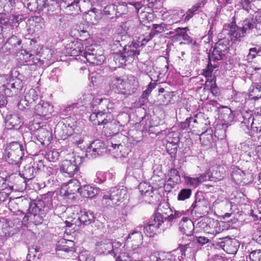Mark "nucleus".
Segmentation results:
<instances>
[{
	"label": "nucleus",
	"instance_id": "nucleus-1",
	"mask_svg": "<svg viewBox=\"0 0 261 261\" xmlns=\"http://www.w3.org/2000/svg\"><path fill=\"white\" fill-rule=\"evenodd\" d=\"M102 194L103 206L113 208L120 206L127 199V189L124 186H116Z\"/></svg>",
	"mask_w": 261,
	"mask_h": 261
},
{
	"label": "nucleus",
	"instance_id": "nucleus-2",
	"mask_svg": "<svg viewBox=\"0 0 261 261\" xmlns=\"http://www.w3.org/2000/svg\"><path fill=\"white\" fill-rule=\"evenodd\" d=\"M128 36L122 35L114 40L112 45V48L115 50L116 48L123 47V53L126 54L128 59H133L134 56L139 54V50L138 49L141 46H144L147 43L148 39H145L144 36H140L137 40V42L133 41L131 44L127 45V40H128Z\"/></svg>",
	"mask_w": 261,
	"mask_h": 261
},
{
	"label": "nucleus",
	"instance_id": "nucleus-3",
	"mask_svg": "<svg viewBox=\"0 0 261 261\" xmlns=\"http://www.w3.org/2000/svg\"><path fill=\"white\" fill-rule=\"evenodd\" d=\"M89 120L94 125H103L102 132L106 136L109 137L115 133V128L117 126V121L114 119L112 114L92 111Z\"/></svg>",
	"mask_w": 261,
	"mask_h": 261
},
{
	"label": "nucleus",
	"instance_id": "nucleus-4",
	"mask_svg": "<svg viewBox=\"0 0 261 261\" xmlns=\"http://www.w3.org/2000/svg\"><path fill=\"white\" fill-rule=\"evenodd\" d=\"M110 86L116 93L130 95L136 91L138 85L134 77L128 81H124L119 77H113L111 80Z\"/></svg>",
	"mask_w": 261,
	"mask_h": 261
},
{
	"label": "nucleus",
	"instance_id": "nucleus-5",
	"mask_svg": "<svg viewBox=\"0 0 261 261\" xmlns=\"http://www.w3.org/2000/svg\"><path fill=\"white\" fill-rule=\"evenodd\" d=\"M23 151L22 145L17 142H11L5 149V159L10 164L17 165L24 155Z\"/></svg>",
	"mask_w": 261,
	"mask_h": 261
},
{
	"label": "nucleus",
	"instance_id": "nucleus-6",
	"mask_svg": "<svg viewBox=\"0 0 261 261\" xmlns=\"http://www.w3.org/2000/svg\"><path fill=\"white\" fill-rule=\"evenodd\" d=\"M20 87V82L15 81L11 75H0V92H4L6 96L17 94Z\"/></svg>",
	"mask_w": 261,
	"mask_h": 261
},
{
	"label": "nucleus",
	"instance_id": "nucleus-7",
	"mask_svg": "<svg viewBox=\"0 0 261 261\" xmlns=\"http://www.w3.org/2000/svg\"><path fill=\"white\" fill-rule=\"evenodd\" d=\"M106 151L105 144L100 140L93 141L87 148L86 155L89 158H95Z\"/></svg>",
	"mask_w": 261,
	"mask_h": 261
},
{
	"label": "nucleus",
	"instance_id": "nucleus-8",
	"mask_svg": "<svg viewBox=\"0 0 261 261\" xmlns=\"http://www.w3.org/2000/svg\"><path fill=\"white\" fill-rule=\"evenodd\" d=\"M115 109L114 104L108 99L96 100L91 107L92 111H97L101 113L112 114Z\"/></svg>",
	"mask_w": 261,
	"mask_h": 261
},
{
	"label": "nucleus",
	"instance_id": "nucleus-9",
	"mask_svg": "<svg viewBox=\"0 0 261 261\" xmlns=\"http://www.w3.org/2000/svg\"><path fill=\"white\" fill-rule=\"evenodd\" d=\"M82 55L88 62L94 65L102 64L105 60V57L102 54H97L95 49L90 48H88Z\"/></svg>",
	"mask_w": 261,
	"mask_h": 261
},
{
	"label": "nucleus",
	"instance_id": "nucleus-10",
	"mask_svg": "<svg viewBox=\"0 0 261 261\" xmlns=\"http://www.w3.org/2000/svg\"><path fill=\"white\" fill-rule=\"evenodd\" d=\"M60 170L65 174V175L72 177L78 171L79 167L74 159L71 160H65L62 162Z\"/></svg>",
	"mask_w": 261,
	"mask_h": 261
},
{
	"label": "nucleus",
	"instance_id": "nucleus-11",
	"mask_svg": "<svg viewBox=\"0 0 261 261\" xmlns=\"http://www.w3.org/2000/svg\"><path fill=\"white\" fill-rule=\"evenodd\" d=\"M38 98L37 92L34 89H30L25 93L24 99L20 100L18 104V107L20 110L25 109L30 106Z\"/></svg>",
	"mask_w": 261,
	"mask_h": 261
},
{
	"label": "nucleus",
	"instance_id": "nucleus-12",
	"mask_svg": "<svg viewBox=\"0 0 261 261\" xmlns=\"http://www.w3.org/2000/svg\"><path fill=\"white\" fill-rule=\"evenodd\" d=\"M21 44V40L16 36L9 38L7 42L2 46V51L3 53H14Z\"/></svg>",
	"mask_w": 261,
	"mask_h": 261
},
{
	"label": "nucleus",
	"instance_id": "nucleus-13",
	"mask_svg": "<svg viewBox=\"0 0 261 261\" xmlns=\"http://www.w3.org/2000/svg\"><path fill=\"white\" fill-rule=\"evenodd\" d=\"M173 134L170 133L168 134L166 144V148L167 152L171 158L175 156L177 150V143L178 142V137H173Z\"/></svg>",
	"mask_w": 261,
	"mask_h": 261
},
{
	"label": "nucleus",
	"instance_id": "nucleus-14",
	"mask_svg": "<svg viewBox=\"0 0 261 261\" xmlns=\"http://www.w3.org/2000/svg\"><path fill=\"white\" fill-rule=\"evenodd\" d=\"M207 201L203 198H196L194 203L191 205L192 211L195 210L200 214L204 215L208 213Z\"/></svg>",
	"mask_w": 261,
	"mask_h": 261
},
{
	"label": "nucleus",
	"instance_id": "nucleus-15",
	"mask_svg": "<svg viewBox=\"0 0 261 261\" xmlns=\"http://www.w3.org/2000/svg\"><path fill=\"white\" fill-rule=\"evenodd\" d=\"M185 182L189 187L196 188L202 182L207 180V174H200L198 177H193L187 175L183 176Z\"/></svg>",
	"mask_w": 261,
	"mask_h": 261
},
{
	"label": "nucleus",
	"instance_id": "nucleus-16",
	"mask_svg": "<svg viewBox=\"0 0 261 261\" xmlns=\"http://www.w3.org/2000/svg\"><path fill=\"white\" fill-rule=\"evenodd\" d=\"M63 189L65 190V194L66 195L80 193L81 190L80 182L77 179H71L63 186Z\"/></svg>",
	"mask_w": 261,
	"mask_h": 261
},
{
	"label": "nucleus",
	"instance_id": "nucleus-17",
	"mask_svg": "<svg viewBox=\"0 0 261 261\" xmlns=\"http://www.w3.org/2000/svg\"><path fill=\"white\" fill-rule=\"evenodd\" d=\"M36 113L39 116H46L53 111V107L48 102L40 100L35 106Z\"/></svg>",
	"mask_w": 261,
	"mask_h": 261
},
{
	"label": "nucleus",
	"instance_id": "nucleus-18",
	"mask_svg": "<svg viewBox=\"0 0 261 261\" xmlns=\"http://www.w3.org/2000/svg\"><path fill=\"white\" fill-rule=\"evenodd\" d=\"M133 22L131 20L127 21L121 24L118 29V33L115 37V40L117 39L119 36H122V35L128 36V39H129L130 36L133 34Z\"/></svg>",
	"mask_w": 261,
	"mask_h": 261
},
{
	"label": "nucleus",
	"instance_id": "nucleus-19",
	"mask_svg": "<svg viewBox=\"0 0 261 261\" xmlns=\"http://www.w3.org/2000/svg\"><path fill=\"white\" fill-rule=\"evenodd\" d=\"M142 227L139 226L132 233H130L126 239L127 243H132L133 245L142 243L143 236L141 232Z\"/></svg>",
	"mask_w": 261,
	"mask_h": 261
},
{
	"label": "nucleus",
	"instance_id": "nucleus-20",
	"mask_svg": "<svg viewBox=\"0 0 261 261\" xmlns=\"http://www.w3.org/2000/svg\"><path fill=\"white\" fill-rule=\"evenodd\" d=\"M225 170L224 168L220 166H216L213 168L212 172H208L207 174V180H215L222 179L225 175Z\"/></svg>",
	"mask_w": 261,
	"mask_h": 261
},
{
	"label": "nucleus",
	"instance_id": "nucleus-21",
	"mask_svg": "<svg viewBox=\"0 0 261 261\" xmlns=\"http://www.w3.org/2000/svg\"><path fill=\"white\" fill-rule=\"evenodd\" d=\"M21 120L17 114L7 116L5 121L6 126L8 129H18L21 125Z\"/></svg>",
	"mask_w": 261,
	"mask_h": 261
},
{
	"label": "nucleus",
	"instance_id": "nucleus-22",
	"mask_svg": "<svg viewBox=\"0 0 261 261\" xmlns=\"http://www.w3.org/2000/svg\"><path fill=\"white\" fill-rule=\"evenodd\" d=\"M251 120V128L254 132H260L261 131V115L256 116L255 118H251V116L248 118V120L246 121L242 122V127L244 125H246L248 129L249 124L250 120Z\"/></svg>",
	"mask_w": 261,
	"mask_h": 261
},
{
	"label": "nucleus",
	"instance_id": "nucleus-23",
	"mask_svg": "<svg viewBox=\"0 0 261 261\" xmlns=\"http://www.w3.org/2000/svg\"><path fill=\"white\" fill-rule=\"evenodd\" d=\"M35 173L34 166L31 164H28L24 166L23 169L19 173V175L23 177V179L30 180L35 177Z\"/></svg>",
	"mask_w": 261,
	"mask_h": 261
},
{
	"label": "nucleus",
	"instance_id": "nucleus-24",
	"mask_svg": "<svg viewBox=\"0 0 261 261\" xmlns=\"http://www.w3.org/2000/svg\"><path fill=\"white\" fill-rule=\"evenodd\" d=\"M171 212L172 210L168 202L162 201L158 205L156 213L163 216L165 220L168 219Z\"/></svg>",
	"mask_w": 261,
	"mask_h": 261
},
{
	"label": "nucleus",
	"instance_id": "nucleus-25",
	"mask_svg": "<svg viewBox=\"0 0 261 261\" xmlns=\"http://www.w3.org/2000/svg\"><path fill=\"white\" fill-rule=\"evenodd\" d=\"M98 190L89 185L81 187L80 194L86 198H93L97 194Z\"/></svg>",
	"mask_w": 261,
	"mask_h": 261
},
{
	"label": "nucleus",
	"instance_id": "nucleus-26",
	"mask_svg": "<svg viewBox=\"0 0 261 261\" xmlns=\"http://www.w3.org/2000/svg\"><path fill=\"white\" fill-rule=\"evenodd\" d=\"M78 214V220L84 224L91 223L94 221V216L90 212L81 210Z\"/></svg>",
	"mask_w": 261,
	"mask_h": 261
},
{
	"label": "nucleus",
	"instance_id": "nucleus-27",
	"mask_svg": "<svg viewBox=\"0 0 261 261\" xmlns=\"http://www.w3.org/2000/svg\"><path fill=\"white\" fill-rule=\"evenodd\" d=\"M249 97L256 99L261 98V84L254 83L249 89Z\"/></svg>",
	"mask_w": 261,
	"mask_h": 261
},
{
	"label": "nucleus",
	"instance_id": "nucleus-28",
	"mask_svg": "<svg viewBox=\"0 0 261 261\" xmlns=\"http://www.w3.org/2000/svg\"><path fill=\"white\" fill-rule=\"evenodd\" d=\"M40 247L39 246H30L28 248L27 259L28 261H37L39 258Z\"/></svg>",
	"mask_w": 261,
	"mask_h": 261
},
{
	"label": "nucleus",
	"instance_id": "nucleus-29",
	"mask_svg": "<svg viewBox=\"0 0 261 261\" xmlns=\"http://www.w3.org/2000/svg\"><path fill=\"white\" fill-rule=\"evenodd\" d=\"M183 223L181 224L180 229L181 231L186 234V236H190L194 229V225L191 220H189L187 218H183Z\"/></svg>",
	"mask_w": 261,
	"mask_h": 261
},
{
	"label": "nucleus",
	"instance_id": "nucleus-30",
	"mask_svg": "<svg viewBox=\"0 0 261 261\" xmlns=\"http://www.w3.org/2000/svg\"><path fill=\"white\" fill-rule=\"evenodd\" d=\"M239 27L244 34L254 28H257V24H255L253 19H246L242 22L241 26Z\"/></svg>",
	"mask_w": 261,
	"mask_h": 261
},
{
	"label": "nucleus",
	"instance_id": "nucleus-31",
	"mask_svg": "<svg viewBox=\"0 0 261 261\" xmlns=\"http://www.w3.org/2000/svg\"><path fill=\"white\" fill-rule=\"evenodd\" d=\"M139 189L142 195L144 196H150L153 192V188L147 182H142L139 185Z\"/></svg>",
	"mask_w": 261,
	"mask_h": 261
},
{
	"label": "nucleus",
	"instance_id": "nucleus-32",
	"mask_svg": "<svg viewBox=\"0 0 261 261\" xmlns=\"http://www.w3.org/2000/svg\"><path fill=\"white\" fill-rule=\"evenodd\" d=\"M127 5L128 4L124 2L118 3V5H116L117 17L126 14L128 12L129 8L128 7Z\"/></svg>",
	"mask_w": 261,
	"mask_h": 261
},
{
	"label": "nucleus",
	"instance_id": "nucleus-33",
	"mask_svg": "<svg viewBox=\"0 0 261 261\" xmlns=\"http://www.w3.org/2000/svg\"><path fill=\"white\" fill-rule=\"evenodd\" d=\"M116 5L112 4L106 6L103 10V14L109 18L112 19L116 17Z\"/></svg>",
	"mask_w": 261,
	"mask_h": 261
},
{
	"label": "nucleus",
	"instance_id": "nucleus-34",
	"mask_svg": "<svg viewBox=\"0 0 261 261\" xmlns=\"http://www.w3.org/2000/svg\"><path fill=\"white\" fill-rule=\"evenodd\" d=\"M228 34L230 36L236 39L243 37L244 35V33L242 31L240 28L236 25L231 26L230 27V30L228 33Z\"/></svg>",
	"mask_w": 261,
	"mask_h": 261
},
{
	"label": "nucleus",
	"instance_id": "nucleus-35",
	"mask_svg": "<svg viewBox=\"0 0 261 261\" xmlns=\"http://www.w3.org/2000/svg\"><path fill=\"white\" fill-rule=\"evenodd\" d=\"M84 47L82 42L77 41L74 44V47H72L70 49V54L71 56H77L80 54H83Z\"/></svg>",
	"mask_w": 261,
	"mask_h": 261
},
{
	"label": "nucleus",
	"instance_id": "nucleus-36",
	"mask_svg": "<svg viewBox=\"0 0 261 261\" xmlns=\"http://www.w3.org/2000/svg\"><path fill=\"white\" fill-rule=\"evenodd\" d=\"M164 31V27L161 24H154L152 25V30L150 33L145 37V39H148L147 42L151 40L155 35Z\"/></svg>",
	"mask_w": 261,
	"mask_h": 261
},
{
	"label": "nucleus",
	"instance_id": "nucleus-37",
	"mask_svg": "<svg viewBox=\"0 0 261 261\" xmlns=\"http://www.w3.org/2000/svg\"><path fill=\"white\" fill-rule=\"evenodd\" d=\"M66 12L71 15H75L81 12V8L79 5V1L69 6L65 9Z\"/></svg>",
	"mask_w": 261,
	"mask_h": 261
},
{
	"label": "nucleus",
	"instance_id": "nucleus-38",
	"mask_svg": "<svg viewBox=\"0 0 261 261\" xmlns=\"http://www.w3.org/2000/svg\"><path fill=\"white\" fill-rule=\"evenodd\" d=\"M212 135L207 133H202L200 136V140L203 146H210L212 144Z\"/></svg>",
	"mask_w": 261,
	"mask_h": 261
},
{
	"label": "nucleus",
	"instance_id": "nucleus-39",
	"mask_svg": "<svg viewBox=\"0 0 261 261\" xmlns=\"http://www.w3.org/2000/svg\"><path fill=\"white\" fill-rule=\"evenodd\" d=\"M216 46L218 47V49H220L226 53L229 46V41L228 39H221L216 43Z\"/></svg>",
	"mask_w": 261,
	"mask_h": 261
},
{
	"label": "nucleus",
	"instance_id": "nucleus-40",
	"mask_svg": "<svg viewBox=\"0 0 261 261\" xmlns=\"http://www.w3.org/2000/svg\"><path fill=\"white\" fill-rule=\"evenodd\" d=\"M245 175V173L240 169L235 167L231 171V177L233 180L236 182L241 181L242 178Z\"/></svg>",
	"mask_w": 261,
	"mask_h": 261
},
{
	"label": "nucleus",
	"instance_id": "nucleus-41",
	"mask_svg": "<svg viewBox=\"0 0 261 261\" xmlns=\"http://www.w3.org/2000/svg\"><path fill=\"white\" fill-rule=\"evenodd\" d=\"M219 226L220 225L218 220H215L214 219L210 220L208 224V227H210V230L208 231V232L212 234L219 233L220 228L218 229V228Z\"/></svg>",
	"mask_w": 261,
	"mask_h": 261
},
{
	"label": "nucleus",
	"instance_id": "nucleus-42",
	"mask_svg": "<svg viewBox=\"0 0 261 261\" xmlns=\"http://www.w3.org/2000/svg\"><path fill=\"white\" fill-rule=\"evenodd\" d=\"M17 60H19L21 63L25 64L29 61L32 55L28 54L25 50H21L17 53Z\"/></svg>",
	"mask_w": 261,
	"mask_h": 261
},
{
	"label": "nucleus",
	"instance_id": "nucleus-43",
	"mask_svg": "<svg viewBox=\"0 0 261 261\" xmlns=\"http://www.w3.org/2000/svg\"><path fill=\"white\" fill-rule=\"evenodd\" d=\"M114 60L116 64L118 63L119 65H123L125 64L126 62L129 60V59H128L126 54L123 53L116 54L114 57Z\"/></svg>",
	"mask_w": 261,
	"mask_h": 261
},
{
	"label": "nucleus",
	"instance_id": "nucleus-44",
	"mask_svg": "<svg viewBox=\"0 0 261 261\" xmlns=\"http://www.w3.org/2000/svg\"><path fill=\"white\" fill-rule=\"evenodd\" d=\"M192 194V191L189 189H181L177 196L178 200L184 201L190 198Z\"/></svg>",
	"mask_w": 261,
	"mask_h": 261
},
{
	"label": "nucleus",
	"instance_id": "nucleus-45",
	"mask_svg": "<svg viewBox=\"0 0 261 261\" xmlns=\"http://www.w3.org/2000/svg\"><path fill=\"white\" fill-rule=\"evenodd\" d=\"M60 153L57 150H52L48 151L46 155L45 158L50 162H56L59 158Z\"/></svg>",
	"mask_w": 261,
	"mask_h": 261
},
{
	"label": "nucleus",
	"instance_id": "nucleus-46",
	"mask_svg": "<svg viewBox=\"0 0 261 261\" xmlns=\"http://www.w3.org/2000/svg\"><path fill=\"white\" fill-rule=\"evenodd\" d=\"M159 228V227L155 226L154 224H152V223L149 222L148 225L144 227V232L147 236L152 237L154 234L156 233V231Z\"/></svg>",
	"mask_w": 261,
	"mask_h": 261
},
{
	"label": "nucleus",
	"instance_id": "nucleus-47",
	"mask_svg": "<svg viewBox=\"0 0 261 261\" xmlns=\"http://www.w3.org/2000/svg\"><path fill=\"white\" fill-rule=\"evenodd\" d=\"M225 54V52L220 50V49H218V47L215 46L212 53V58L215 60H220L222 59Z\"/></svg>",
	"mask_w": 261,
	"mask_h": 261
},
{
	"label": "nucleus",
	"instance_id": "nucleus-48",
	"mask_svg": "<svg viewBox=\"0 0 261 261\" xmlns=\"http://www.w3.org/2000/svg\"><path fill=\"white\" fill-rule=\"evenodd\" d=\"M58 7V3L55 0H47L46 1L45 8L47 11L54 12Z\"/></svg>",
	"mask_w": 261,
	"mask_h": 261
},
{
	"label": "nucleus",
	"instance_id": "nucleus-49",
	"mask_svg": "<svg viewBox=\"0 0 261 261\" xmlns=\"http://www.w3.org/2000/svg\"><path fill=\"white\" fill-rule=\"evenodd\" d=\"M2 229L3 234L6 236H10L14 233V228L10 226L8 223H5L3 224Z\"/></svg>",
	"mask_w": 261,
	"mask_h": 261
},
{
	"label": "nucleus",
	"instance_id": "nucleus-50",
	"mask_svg": "<svg viewBox=\"0 0 261 261\" xmlns=\"http://www.w3.org/2000/svg\"><path fill=\"white\" fill-rule=\"evenodd\" d=\"M164 220H166L163 216L160 215L158 213H156L154 215L153 220L150 221L149 223H152V224H154L155 226L160 227V226L163 224L164 222Z\"/></svg>",
	"mask_w": 261,
	"mask_h": 261
},
{
	"label": "nucleus",
	"instance_id": "nucleus-51",
	"mask_svg": "<svg viewBox=\"0 0 261 261\" xmlns=\"http://www.w3.org/2000/svg\"><path fill=\"white\" fill-rule=\"evenodd\" d=\"M206 86H210V89L213 94L217 95L219 93V89L216 86L215 81H214V79H211V81L207 80L205 82Z\"/></svg>",
	"mask_w": 261,
	"mask_h": 261
},
{
	"label": "nucleus",
	"instance_id": "nucleus-52",
	"mask_svg": "<svg viewBox=\"0 0 261 261\" xmlns=\"http://www.w3.org/2000/svg\"><path fill=\"white\" fill-rule=\"evenodd\" d=\"M213 67L212 65H208L207 67L203 70V75H204L205 77H208V81H211V79H214V80L215 79V76L213 77L212 72L213 71Z\"/></svg>",
	"mask_w": 261,
	"mask_h": 261
},
{
	"label": "nucleus",
	"instance_id": "nucleus-53",
	"mask_svg": "<svg viewBox=\"0 0 261 261\" xmlns=\"http://www.w3.org/2000/svg\"><path fill=\"white\" fill-rule=\"evenodd\" d=\"M170 177L169 180H171L173 182H177L179 179V176L178 175V171L175 169H172L170 171Z\"/></svg>",
	"mask_w": 261,
	"mask_h": 261
},
{
	"label": "nucleus",
	"instance_id": "nucleus-54",
	"mask_svg": "<svg viewBox=\"0 0 261 261\" xmlns=\"http://www.w3.org/2000/svg\"><path fill=\"white\" fill-rule=\"evenodd\" d=\"M79 261H94V260L89 256L88 252L85 251L80 254Z\"/></svg>",
	"mask_w": 261,
	"mask_h": 261
},
{
	"label": "nucleus",
	"instance_id": "nucleus-55",
	"mask_svg": "<svg viewBox=\"0 0 261 261\" xmlns=\"http://www.w3.org/2000/svg\"><path fill=\"white\" fill-rule=\"evenodd\" d=\"M56 250L57 252L63 251L66 253L75 251V249L73 247H68V246H56Z\"/></svg>",
	"mask_w": 261,
	"mask_h": 261
},
{
	"label": "nucleus",
	"instance_id": "nucleus-56",
	"mask_svg": "<svg viewBox=\"0 0 261 261\" xmlns=\"http://www.w3.org/2000/svg\"><path fill=\"white\" fill-rule=\"evenodd\" d=\"M164 255L158 252H154L150 256L151 261H167L163 258Z\"/></svg>",
	"mask_w": 261,
	"mask_h": 261
},
{
	"label": "nucleus",
	"instance_id": "nucleus-57",
	"mask_svg": "<svg viewBox=\"0 0 261 261\" xmlns=\"http://www.w3.org/2000/svg\"><path fill=\"white\" fill-rule=\"evenodd\" d=\"M183 212H179L175 211L174 212V214H173L171 212L168 220L170 222H172L176 219H177L179 218H180L181 216L183 215Z\"/></svg>",
	"mask_w": 261,
	"mask_h": 261
},
{
	"label": "nucleus",
	"instance_id": "nucleus-58",
	"mask_svg": "<svg viewBox=\"0 0 261 261\" xmlns=\"http://www.w3.org/2000/svg\"><path fill=\"white\" fill-rule=\"evenodd\" d=\"M258 49H259V46L257 45L254 47L250 48L249 54L248 55V59H253L256 56H257Z\"/></svg>",
	"mask_w": 261,
	"mask_h": 261
},
{
	"label": "nucleus",
	"instance_id": "nucleus-59",
	"mask_svg": "<svg viewBox=\"0 0 261 261\" xmlns=\"http://www.w3.org/2000/svg\"><path fill=\"white\" fill-rule=\"evenodd\" d=\"M249 256L250 258H252V259L253 261H256L257 259L259 261H261V250L252 252L249 255Z\"/></svg>",
	"mask_w": 261,
	"mask_h": 261
},
{
	"label": "nucleus",
	"instance_id": "nucleus-60",
	"mask_svg": "<svg viewBox=\"0 0 261 261\" xmlns=\"http://www.w3.org/2000/svg\"><path fill=\"white\" fill-rule=\"evenodd\" d=\"M251 243L252 245H255V244L261 245V235L259 232L256 233L253 236Z\"/></svg>",
	"mask_w": 261,
	"mask_h": 261
},
{
	"label": "nucleus",
	"instance_id": "nucleus-61",
	"mask_svg": "<svg viewBox=\"0 0 261 261\" xmlns=\"http://www.w3.org/2000/svg\"><path fill=\"white\" fill-rule=\"evenodd\" d=\"M176 36H180L182 37L185 34H187V32L189 31L188 28H178L175 30Z\"/></svg>",
	"mask_w": 261,
	"mask_h": 261
},
{
	"label": "nucleus",
	"instance_id": "nucleus-62",
	"mask_svg": "<svg viewBox=\"0 0 261 261\" xmlns=\"http://www.w3.org/2000/svg\"><path fill=\"white\" fill-rule=\"evenodd\" d=\"M33 21L35 23H38V25H35L37 29H42L44 26V21L42 18L39 16H35L33 18Z\"/></svg>",
	"mask_w": 261,
	"mask_h": 261
},
{
	"label": "nucleus",
	"instance_id": "nucleus-63",
	"mask_svg": "<svg viewBox=\"0 0 261 261\" xmlns=\"http://www.w3.org/2000/svg\"><path fill=\"white\" fill-rule=\"evenodd\" d=\"M71 106H74L73 107L72 110L73 111V114L74 115L75 114H77L79 112V110L80 111L83 110L84 106L82 103H80L79 102L77 103H74L71 104Z\"/></svg>",
	"mask_w": 261,
	"mask_h": 261
},
{
	"label": "nucleus",
	"instance_id": "nucleus-64",
	"mask_svg": "<svg viewBox=\"0 0 261 261\" xmlns=\"http://www.w3.org/2000/svg\"><path fill=\"white\" fill-rule=\"evenodd\" d=\"M204 5V3L203 1H201L195 4L192 8L190 9V12L192 13L193 12H196L199 8L203 7Z\"/></svg>",
	"mask_w": 261,
	"mask_h": 261
}]
</instances>
